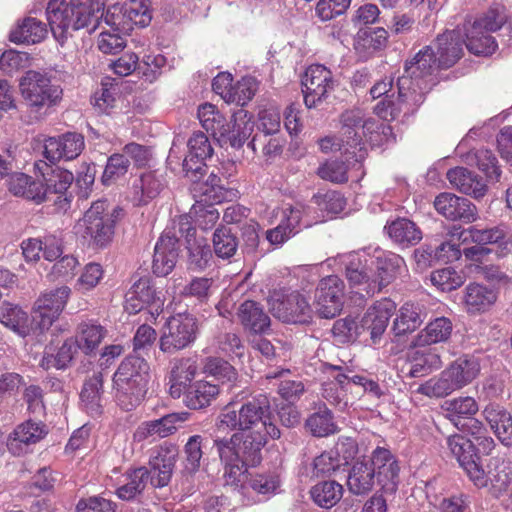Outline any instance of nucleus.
<instances>
[{
    "instance_id": "obj_1",
    "label": "nucleus",
    "mask_w": 512,
    "mask_h": 512,
    "mask_svg": "<svg viewBox=\"0 0 512 512\" xmlns=\"http://www.w3.org/2000/svg\"><path fill=\"white\" fill-rule=\"evenodd\" d=\"M268 412L267 398L259 396L241 405L230 402L219 414L214 444L221 463L228 466L229 476L239 475L238 468L232 464L233 460L244 459L255 463L267 438L280 437V430L270 421Z\"/></svg>"
},
{
    "instance_id": "obj_2",
    "label": "nucleus",
    "mask_w": 512,
    "mask_h": 512,
    "mask_svg": "<svg viewBox=\"0 0 512 512\" xmlns=\"http://www.w3.org/2000/svg\"><path fill=\"white\" fill-rule=\"evenodd\" d=\"M341 128L338 137L327 136L320 140L321 151L327 153L341 151L349 162L355 159L359 163L365 158V142L377 145L380 142V129L385 126L373 118H365L361 109H352L341 116Z\"/></svg>"
},
{
    "instance_id": "obj_3",
    "label": "nucleus",
    "mask_w": 512,
    "mask_h": 512,
    "mask_svg": "<svg viewBox=\"0 0 512 512\" xmlns=\"http://www.w3.org/2000/svg\"><path fill=\"white\" fill-rule=\"evenodd\" d=\"M370 95L372 99H379L374 112L385 121L414 113L423 103V94L416 89L411 91V81L407 76H400L396 84L392 78L385 77L371 87Z\"/></svg>"
},
{
    "instance_id": "obj_4",
    "label": "nucleus",
    "mask_w": 512,
    "mask_h": 512,
    "mask_svg": "<svg viewBox=\"0 0 512 512\" xmlns=\"http://www.w3.org/2000/svg\"><path fill=\"white\" fill-rule=\"evenodd\" d=\"M261 460V452L259 460L255 463L244 459L233 460L232 464L239 470V475L233 476H229L228 466L223 464L225 485L239 494L244 505L265 501L275 495L280 488V479L274 473H248L247 468L257 466Z\"/></svg>"
},
{
    "instance_id": "obj_5",
    "label": "nucleus",
    "mask_w": 512,
    "mask_h": 512,
    "mask_svg": "<svg viewBox=\"0 0 512 512\" xmlns=\"http://www.w3.org/2000/svg\"><path fill=\"white\" fill-rule=\"evenodd\" d=\"M150 381V367L138 356L125 358L113 375V391L117 404L130 411L144 399Z\"/></svg>"
},
{
    "instance_id": "obj_6",
    "label": "nucleus",
    "mask_w": 512,
    "mask_h": 512,
    "mask_svg": "<svg viewBox=\"0 0 512 512\" xmlns=\"http://www.w3.org/2000/svg\"><path fill=\"white\" fill-rule=\"evenodd\" d=\"M480 372V359L465 354L452 361L438 376L419 385L416 392L430 398H443L471 384Z\"/></svg>"
},
{
    "instance_id": "obj_7",
    "label": "nucleus",
    "mask_w": 512,
    "mask_h": 512,
    "mask_svg": "<svg viewBox=\"0 0 512 512\" xmlns=\"http://www.w3.org/2000/svg\"><path fill=\"white\" fill-rule=\"evenodd\" d=\"M107 207L106 201L94 202L83 218L76 223L75 233L89 237L98 247H104L110 243L114 234V224L123 210L117 207L108 213Z\"/></svg>"
},
{
    "instance_id": "obj_8",
    "label": "nucleus",
    "mask_w": 512,
    "mask_h": 512,
    "mask_svg": "<svg viewBox=\"0 0 512 512\" xmlns=\"http://www.w3.org/2000/svg\"><path fill=\"white\" fill-rule=\"evenodd\" d=\"M19 90L25 104L34 111L57 105L63 94L62 88L52 83L46 73L35 70H29L21 77Z\"/></svg>"
},
{
    "instance_id": "obj_9",
    "label": "nucleus",
    "mask_w": 512,
    "mask_h": 512,
    "mask_svg": "<svg viewBox=\"0 0 512 512\" xmlns=\"http://www.w3.org/2000/svg\"><path fill=\"white\" fill-rule=\"evenodd\" d=\"M268 305L272 315L284 323H306L312 318L308 299L296 290H273L268 298Z\"/></svg>"
},
{
    "instance_id": "obj_10",
    "label": "nucleus",
    "mask_w": 512,
    "mask_h": 512,
    "mask_svg": "<svg viewBox=\"0 0 512 512\" xmlns=\"http://www.w3.org/2000/svg\"><path fill=\"white\" fill-rule=\"evenodd\" d=\"M70 295L71 289L66 285L41 292L32 308L33 327L40 333L49 330L63 312Z\"/></svg>"
},
{
    "instance_id": "obj_11",
    "label": "nucleus",
    "mask_w": 512,
    "mask_h": 512,
    "mask_svg": "<svg viewBox=\"0 0 512 512\" xmlns=\"http://www.w3.org/2000/svg\"><path fill=\"white\" fill-rule=\"evenodd\" d=\"M197 322L190 314L179 313L168 319L160 337V350L175 353L189 346L196 339Z\"/></svg>"
},
{
    "instance_id": "obj_12",
    "label": "nucleus",
    "mask_w": 512,
    "mask_h": 512,
    "mask_svg": "<svg viewBox=\"0 0 512 512\" xmlns=\"http://www.w3.org/2000/svg\"><path fill=\"white\" fill-rule=\"evenodd\" d=\"M447 445L474 485L479 488L486 487L488 475L480 463L473 441L455 434L447 439Z\"/></svg>"
},
{
    "instance_id": "obj_13",
    "label": "nucleus",
    "mask_w": 512,
    "mask_h": 512,
    "mask_svg": "<svg viewBox=\"0 0 512 512\" xmlns=\"http://www.w3.org/2000/svg\"><path fill=\"white\" fill-rule=\"evenodd\" d=\"M163 307L164 298L161 292L156 291L149 278L138 279L125 295L124 308L129 314L147 309L150 319L155 320L162 313Z\"/></svg>"
},
{
    "instance_id": "obj_14",
    "label": "nucleus",
    "mask_w": 512,
    "mask_h": 512,
    "mask_svg": "<svg viewBox=\"0 0 512 512\" xmlns=\"http://www.w3.org/2000/svg\"><path fill=\"white\" fill-rule=\"evenodd\" d=\"M328 265L344 266L346 278L350 285L358 288L356 293L364 292L365 295H373L377 291H370L369 286L373 282V269L370 265V255L349 253L339 255L334 259L327 260Z\"/></svg>"
},
{
    "instance_id": "obj_15",
    "label": "nucleus",
    "mask_w": 512,
    "mask_h": 512,
    "mask_svg": "<svg viewBox=\"0 0 512 512\" xmlns=\"http://www.w3.org/2000/svg\"><path fill=\"white\" fill-rule=\"evenodd\" d=\"M450 235L452 237L457 236L459 240L463 239L464 242L470 239L478 245H491L490 252L494 251L498 256L506 255L512 248V237L504 227L462 229L459 226H452Z\"/></svg>"
},
{
    "instance_id": "obj_16",
    "label": "nucleus",
    "mask_w": 512,
    "mask_h": 512,
    "mask_svg": "<svg viewBox=\"0 0 512 512\" xmlns=\"http://www.w3.org/2000/svg\"><path fill=\"white\" fill-rule=\"evenodd\" d=\"M437 66L435 51L431 46H426L406 62L402 76L410 79L411 91L416 89L421 92L424 99L426 91L433 83L432 74Z\"/></svg>"
},
{
    "instance_id": "obj_17",
    "label": "nucleus",
    "mask_w": 512,
    "mask_h": 512,
    "mask_svg": "<svg viewBox=\"0 0 512 512\" xmlns=\"http://www.w3.org/2000/svg\"><path fill=\"white\" fill-rule=\"evenodd\" d=\"M344 283L336 275L320 280L315 292V305L322 318H333L343 307Z\"/></svg>"
},
{
    "instance_id": "obj_18",
    "label": "nucleus",
    "mask_w": 512,
    "mask_h": 512,
    "mask_svg": "<svg viewBox=\"0 0 512 512\" xmlns=\"http://www.w3.org/2000/svg\"><path fill=\"white\" fill-rule=\"evenodd\" d=\"M302 86L305 105L315 107L334 87L332 72L320 64L310 65L302 78Z\"/></svg>"
},
{
    "instance_id": "obj_19",
    "label": "nucleus",
    "mask_w": 512,
    "mask_h": 512,
    "mask_svg": "<svg viewBox=\"0 0 512 512\" xmlns=\"http://www.w3.org/2000/svg\"><path fill=\"white\" fill-rule=\"evenodd\" d=\"M375 482L387 494H393L399 484L400 467L395 456L384 447H377L371 455Z\"/></svg>"
},
{
    "instance_id": "obj_20",
    "label": "nucleus",
    "mask_w": 512,
    "mask_h": 512,
    "mask_svg": "<svg viewBox=\"0 0 512 512\" xmlns=\"http://www.w3.org/2000/svg\"><path fill=\"white\" fill-rule=\"evenodd\" d=\"M370 265L373 270L372 284L370 291L379 292L383 287L391 283L405 266L404 259L396 253L375 249L373 255H370Z\"/></svg>"
},
{
    "instance_id": "obj_21",
    "label": "nucleus",
    "mask_w": 512,
    "mask_h": 512,
    "mask_svg": "<svg viewBox=\"0 0 512 512\" xmlns=\"http://www.w3.org/2000/svg\"><path fill=\"white\" fill-rule=\"evenodd\" d=\"M48 433L47 426L41 421L27 420L15 427L8 435L6 446L14 456L26 454L30 446L40 442Z\"/></svg>"
},
{
    "instance_id": "obj_22",
    "label": "nucleus",
    "mask_w": 512,
    "mask_h": 512,
    "mask_svg": "<svg viewBox=\"0 0 512 512\" xmlns=\"http://www.w3.org/2000/svg\"><path fill=\"white\" fill-rule=\"evenodd\" d=\"M85 147L83 135L68 132L57 137H49L44 141V156L51 162L59 160H73L77 158Z\"/></svg>"
},
{
    "instance_id": "obj_23",
    "label": "nucleus",
    "mask_w": 512,
    "mask_h": 512,
    "mask_svg": "<svg viewBox=\"0 0 512 512\" xmlns=\"http://www.w3.org/2000/svg\"><path fill=\"white\" fill-rule=\"evenodd\" d=\"M436 211L451 221L472 223L477 220V208L468 199L452 193H441L434 200Z\"/></svg>"
},
{
    "instance_id": "obj_24",
    "label": "nucleus",
    "mask_w": 512,
    "mask_h": 512,
    "mask_svg": "<svg viewBox=\"0 0 512 512\" xmlns=\"http://www.w3.org/2000/svg\"><path fill=\"white\" fill-rule=\"evenodd\" d=\"M46 15L54 38L61 44L71 36L72 31L77 30L71 2L50 0L47 5Z\"/></svg>"
},
{
    "instance_id": "obj_25",
    "label": "nucleus",
    "mask_w": 512,
    "mask_h": 512,
    "mask_svg": "<svg viewBox=\"0 0 512 512\" xmlns=\"http://www.w3.org/2000/svg\"><path fill=\"white\" fill-rule=\"evenodd\" d=\"M178 456V449L172 444H163L155 450L150 459V480L154 487H163L171 479Z\"/></svg>"
},
{
    "instance_id": "obj_26",
    "label": "nucleus",
    "mask_w": 512,
    "mask_h": 512,
    "mask_svg": "<svg viewBox=\"0 0 512 512\" xmlns=\"http://www.w3.org/2000/svg\"><path fill=\"white\" fill-rule=\"evenodd\" d=\"M395 310L396 304L390 299L385 298L375 302L360 319L362 331H369L371 339L375 343L385 332Z\"/></svg>"
},
{
    "instance_id": "obj_27",
    "label": "nucleus",
    "mask_w": 512,
    "mask_h": 512,
    "mask_svg": "<svg viewBox=\"0 0 512 512\" xmlns=\"http://www.w3.org/2000/svg\"><path fill=\"white\" fill-rule=\"evenodd\" d=\"M165 185L166 181L161 172H144L133 181L129 198L134 205H146L161 193Z\"/></svg>"
},
{
    "instance_id": "obj_28",
    "label": "nucleus",
    "mask_w": 512,
    "mask_h": 512,
    "mask_svg": "<svg viewBox=\"0 0 512 512\" xmlns=\"http://www.w3.org/2000/svg\"><path fill=\"white\" fill-rule=\"evenodd\" d=\"M198 366L192 358L175 359L171 363V371L168 377L169 393L177 399L192 385L197 374Z\"/></svg>"
},
{
    "instance_id": "obj_29",
    "label": "nucleus",
    "mask_w": 512,
    "mask_h": 512,
    "mask_svg": "<svg viewBox=\"0 0 512 512\" xmlns=\"http://www.w3.org/2000/svg\"><path fill=\"white\" fill-rule=\"evenodd\" d=\"M189 413H172L160 419L143 422L140 424L134 434L133 439L141 442L150 437L164 438L176 431V423L188 420Z\"/></svg>"
},
{
    "instance_id": "obj_30",
    "label": "nucleus",
    "mask_w": 512,
    "mask_h": 512,
    "mask_svg": "<svg viewBox=\"0 0 512 512\" xmlns=\"http://www.w3.org/2000/svg\"><path fill=\"white\" fill-rule=\"evenodd\" d=\"M462 34V30L458 28L446 31L437 37L435 55H437L438 67L449 68L461 58L464 42Z\"/></svg>"
},
{
    "instance_id": "obj_31",
    "label": "nucleus",
    "mask_w": 512,
    "mask_h": 512,
    "mask_svg": "<svg viewBox=\"0 0 512 512\" xmlns=\"http://www.w3.org/2000/svg\"><path fill=\"white\" fill-rule=\"evenodd\" d=\"M238 319L244 330L255 335L266 334L270 330L271 320L263 307L251 300L243 302L238 309Z\"/></svg>"
},
{
    "instance_id": "obj_32",
    "label": "nucleus",
    "mask_w": 512,
    "mask_h": 512,
    "mask_svg": "<svg viewBox=\"0 0 512 512\" xmlns=\"http://www.w3.org/2000/svg\"><path fill=\"white\" fill-rule=\"evenodd\" d=\"M497 292L485 285L470 283L464 289L463 306L468 314L487 312L496 302Z\"/></svg>"
},
{
    "instance_id": "obj_33",
    "label": "nucleus",
    "mask_w": 512,
    "mask_h": 512,
    "mask_svg": "<svg viewBox=\"0 0 512 512\" xmlns=\"http://www.w3.org/2000/svg\"><path fill=\"white\" fill-rule=\"evenodd\" d=\"M178 258L177 239L163 234L154 249L152 269L157 276L168 275L176 265Z\"/></svg>"
},
{
    "instance_id": "obj_34",
    "label": "nucleus",
    "mask_w": 512,
    "mask_h": 512,
    "mask_svg": "<svg viewBox=\"0 0 512 512\" xmlns=\"http://www.w3.org/2000/svg\"><path fill=\"white\" fill-rule=\"evenodd\" d=\"M483 415L501 444L512 447V414L498 404H489Z\"/></svg>"
},
{
    "instance_id": "obj_35",
    "label": "nucleus",
    "mask_w": 512,
    "mask_h": 512,
    "mask_svg": "<svg viewBox=\"0 0 512 512\" xmlns=\"http://www.w3.org/2000/svg\"><path fill=\"white\" fill-rule=\"evenodd\" d=\"M35 169L41 174L49 197L65 195L74 181V175L70 171L49 166L43 161L35 163Z\"/></svg>"
},
{
    "instance_id": "obj_36",
    "label": "nucleus",
    "mask_w": 512,
    "mask_h": 512,
    "mask_svg": "<svg viewBox=\"0 0 512 512\" xmlns=\"http://www.w3.org/2000/svg\"><path fill=\"white\" fill-rule=\"evenodd\" d=\"M188 155L183 161V169L186 173H201L204 161L212 155L213 149L202 132L194 133L188 141Z\"/></svg>"
},
{
    "instance_id": "obj_37",
    "label": "nucleus",
    "mask_w": 512,
    "mask_h": 512,
    "mask_svg": "<svg viewBox=\"0 0 512 512\" xmlns=\"http://www.w3.org/2000/svg\"><path fill=\"white\" fill-rule=\"evenodd\" d=\"M447 179L454 188L475 199L482 198L487 192L486 183L464 167L450 169Z\"/></svg>"
},
{
    "instance_id": "obj_38",
    "label": "nucleus",
    "mask_w": 512,
    "mask_h": 512,
    "mask_svg": "<svg viewBox=\"0 0 512 512\" xmlns=\"http://www.w3.org/2000/svg\"><path fill=\"white\" fill-rule=\"evenodd\" d=\"M106 333V329L96 321L87 320L77 325L73 338L79 350L83 354L91 356L96 353Z\"/></svg>"
},
{
    "instance_id": "obj_39",
    "label": "nucleus",
    "mask_w": 512,
    "mask_h": 512,
    "mask_svg": "<svg viewBox=\"0 0 512 512\" xmlns=\"http://www.w3.org/2000/svg\"><path fill=\"white\" fill-rule=\"evenodd\" d=\"M254 128V122L251 115L244 109H238L233 113L230 122H227L223 145L229 144L233 148L243 146L247 138L251 135Z\"/></svg>"
},
{
    "instance_id": "obj_40",
    "label": "nucleus",
    "mask_w": 512,
    "mask_h": 512,
    "mask_svg": "<svg viewBox=\"0 0 512 512\" xmlns=\"http://www.w3.org/2000/svg\"><path fill=\"white\" fill-rule=\"evenodd\" d=\"M76 29L94 30L103 17L104 3L101 0H71Z\"/></svg>"
},
{
    "instance_id": "obj_41",
    "label": "nucleus",
    "mask_w": 512,
    "mask_h": 512,
    "mask_svg": "<svg viewBox=\"0 0 512 512\" xmlns=\"http://www.w3.org/2000/svg\"><path fill=\"white\" fill-rule=\"evenodd\" d=\"M0 322L22 337L38 332L33 327V317L30 320L24 310L11 303L0 305Z\"/></svg>"
},
{
    "instance_id": "obj_42",
    "label": "nucleus",
    "mask_w": 512,
    "mask_h": 512,
    "mask_svg": "<svg viewBox=\"0 0 512 512\" xmlns=\"http://www.w3.org/2000/svg\"><path fill=\"white\" fill-rule=\"evenodd\" d=\"M490 465L493 469L487 475L493 493L498 497L506 496L512 505V465L500 459H492Z\"/></svg>"
},
{
    "instance_id": "obj_43",
    "label": "nucleus",
    "mask_w": 512,
    "mask_h": 512,
    "mask_svg": "<svg viewBox=\"0 0 512 512\" xmlns=\"http://www.w3.org/2000/svg\"><path fill=\"white\" fill-rule=\"evenodd\" d=\"M219 393L218 385L204 380L196 381L184 392V403L190 409H202L209 406Z\"/></svg>"
},
{
    "instance_id": "obj_44",
    "label": "nucleus",
    "mask_w": 512,
    "mask_h": 512,
    "mask_svg": "<svg viewBox=\"0 0 512 512\" xmlns=\"http://www.w3.org/2000/svg\"><path fill=\"white\" fill-rule=\"evenodd\" d=\"M442 408L446 417L456 426L474 417L479 411V404L472 396H459L445 401Z\"/></svg>"
},
{
    "instance_id": "obj_45",
    "label": "nucleus",
    "mask_w": 512,
    "mask_h": 512,
    "mask_svg": "<svg viewBox=\"0 0 512 512\" xmlns=\"http://www.w3.org/2000/svg\"><path fill=\"white\" fill-rule=\"evenodd\" d=\"M148 478L149 471L145 467L127 471L117 483L116 495L122 500L134 499L144 490Z\"/></svg>"
},
{
    "instance_id": "obj_46",
    "label": "nucleus",
    "mask_w": 512,
    "mask_h": 512,
    "mask_svg": "<svg viewBox=\"0 0 512 512\" xmlns=\"http://www.w3.org/2000/svg\"><path fill=\"white\" fill-rule=\"evenodd\" d=\"M452 329L453 326L450 319L446 317L435 318L416 336L414 345L416 347H424L445 342L449 339Z\"/></svg>"
},
{
    "instance_id": "obj_47",
    "label": "nucleus",
    "mask_w": 512,
    "mask_h": 512,
    "mask_svg": "<svg viewBox=\"0 0 512 512\" xmlns=\"http://www.w3.org/2000/svg\"><path fill=\"white\" fill-rule=\"evenodd\" d=\"M197 115L202 127L207 132H211L212 136L223 146V139L228 131L224 115L211 103L200 105Z\"/></svg>"
},
{
    "instance_id": "obj_48",
    "label": "nucleus",
    "mask_w": 512,
    "mask_h": 512,
    "mask_svg": "<svg viewBox=\"0 0 512 512\" xmlns=\"http://www.w3.org/2000/svg\"><path fill=\"white\" fill-rule=\"evenodd\" d=\"M387 37V31L384 28L361 31L355 39L354 49L359 57L365 60L385 47Z\"/></svg>"
},
{
    "instance_id": "obj_49",
    "label": "nucleus",
    "mask_w": 512,
    "mask_h": 512,
    "mask_svg": "<svg viewBox=\"0 0 512 512\" xmlns=\"http://www.w3.org/2000/svg\"><path fill=\"white\" fill-rule=\"evenodd\" d=\"M389 237L403 247L416 245L422 239V233L416 224L406 218H398L386 226Z\"/></svg>"
},
{
    "instance_id": "obj_50",
    "label": "nucleus",
    "mask_w": 512,
    "mask_h": 512,
    "mask_svg": "<svg viewBox=\"0 0 512 512\" xmlns=\"http://www.w3.org/2000/svg\"><path fill=\"white\" fill-rule=\"evenodd\" d=\"M46 35V25L36 18L28 17L11 31L10 40L15 43L35 44L41 42Z\"/></svg>"
},
{
    "instance_id": "obj_51",
    "label": "nucleus",
    "mask_w": 512,
    "mask_h": 512,
    "mask_svg": "<svg viewBox=\"0 0 512 512\" xmlns=\"http://www.w3.org/2000/svg\"><path fill=\"white\" fill-rule=\"evenodd\" d=\"M441 366L440 355L435 349L424 346L413 351L411 355V377H421Z\"/></svg>"
},
{
    "instance_id": "obj_52",
    "label": "nucleus",
    "mask_w": 512,
    "mask_h": 512,
    "mask_svg": "<svg viewBox=\"0 0 512 512\" xmlns=\"http://www.w3.org/2000/svg\"><path fill=\"white\" fill-rule=\"evenodd\" d=\"M374 472L367 462H356L349 473L347 485L349 490L356 495L368 493L374 486Z\"/></svg>"
},
{
    "instance_id": "obj_53",
    "label": "nucleus",
    "mask_w": 512,
    "mask_h": 512,
    "mask_svg": "<svg viewBox=\"0 0 512 512\" xmlns=\"http://www.w3.org/2000/svg\"><path fill=\"white\" fill-rule=\"evenodd\" d=\"M466 47L475 55H491L497 48L495 39L489 32L479 29L478 26L469 25L464 29Z\"/></svg>"
},
{
    "instance_id": "obj_54",
    "label": "nucleus",
    "mask_w": 512,
    "mask_h": 512,
    "mask_svg": "<svg viewBox=\"0 0 512 512\" xmlns=\"http://www.w3.org/2000/svg\"><path fill=\"white\" fill-rule=\"evenodd\" d=\"M313 203L321 212V215L313 217L315 223L325 221L339 214L346 204L343 196L337 191L318 192L313 197Z\"/></svg>"
},
{
    "instance_id": "obj_55",
    "label": "nucleus",
    "mask_w": 512,
    "mask_h": 512,
    "mask_svg": "<svg viewBox=\"0 0 512 512\" xmlns=\"http://www.w3.org/2000/svg\"><path fill=\"white\" fill-rule=\"evenodd\" d=\"M101 389L102 377L100 374H94L84 383L80 393L83 409L92 416L101 413Z\"/></svg>"
},
{
    "instance_id": "obj_56",
    "label": "nucleus",
    "mask_w": 512,
    "mask_h": 512,
    "mask_svg": "<svg viewBox=\"0 0 512 512\" xmlns=\"http://www.w3.org/2000/svg\"><path fill=\"white\" fill-rule=\"evenodd\" d=\"M78 351L80 350L75 339L73 336L69 337L63 342L56 355L45 352L41 366L47 370L51 368L64 369L72 362Z\"/></svg>"
},
{
    "instance_id": "obj_57",
    "label": "nucleus",
    "mask_w": 512,
    "mask_h": 512,
    "mask_svg": "<svg viewBox=\"0 0 512 512\" xmlns=\"http://www.w3.org/2000/svg\"><path fill=\"white\" fill-rule=\"evenodd\" d=\"M313 501L322 508H331L336 505L343 496V487L336 481H323L311 489Z\"/></svg>"
},
{
    "instance_id": "obj_58",
    "label": "nucleus",
    "mask_w": 512,
    "mask_h": 512,
    "mask_svg": "<svg viewBox=\"0 0 512 512\" xmlns=\"http://www.w3.org/2000/svg\"><path fill=\"white\" fill-rule=\"evenodd\" d=\"M423 322L420 308L413 303H405L393 323L396 335H403L416 330Z\"/></svg>"
},
{
    "instance_id": "obj_59",
    "label": "nucleus",
    "mask_w": 512,
    "mask_h": 512,
    "mask_svg": "<svg viewBox=\"0 0 512 512\" xmlns=\"http://www.w3.org/2000/svg\"><path fill=\"white\" fill-rule=\"evenodd\" d=\"M310 214L311 208L305 207L302 204L283 207L281 210L280 223H284V226L295 235L299 231L302 221L304 226H311L315 223L314 218L311 217Z\"/></svg>"
},
{
    "instance_id": "obj_60",
    "label": "nucleus",
    "mask_w": 512,
    "mask_h": 512,
    "mask_svg": "<svg viewBox=\"0 0 512 512\" xmlns=\"http://www.w3.org/2000/svg\"><path fill=\"white\" fill-rule=\"evenodd\" d=\"M306 427L316 437H326L337 430L331 411L326 406L308 417Z\"/></svg>"
},
{
    "instance_id": "obj_61",
    "label": "nucleus",
    "mask_w": 512,
    "mask_h": 512,
    "mask_svg": "<svg viewBox=\"0 0 512 512\" xmlns=\"http://www.w3.org/2000/svg\"><path fill=\"white\" fill-rule=\"evenodd\" d=\"M124 12H126L131 28L133 25L146 27L152 20L149 0H126L124 2Z\"/></svg>"
},
{
    "instance_id": "obj_62",
    "label": "nucleus",
    "mask_w": 512,
    "mask_h": 512,
    "mask_svg": "<svg viewBox=\"0 0 512 512\" xmlns=\"http://www.w3.org/2000/svg\"><path fill=\"white\" fill-rule=\"evenodd\" d=\"M194 191L200 193L201 200L211 204L221 203L227 197V191L221 184V179L214 173H211L204 183L195 186Z\"/></svg>"
},
{
    "instance_id": "obj_63",
    "label": "nucleus",
    "mask_w": 512,
    "mask_h": 512,
    "mask_svg": "<svg viewBox=\"0 0 512 512\" xmlns=\"http://www.w3.org/2000/svg\"><path fill=\"white\" fill-rule=\"evenodd\" d=\"M348 385V376L345 374H338L334 380L323 384L322 396L330 404L344 408L347 405L345 396Z\"/></svg>"
},
{
    "instance_id": "obj_64",
    "label": "nucleus",
    "mask_w": 512,
    "mask_h": 512,
    "mask_svg": "<svg viewBox=\"0 0 512 512\" xmlns=\"http://www.w3.org/2000/svg\"><path fill=\"white\" fill-rule=\"evenodd\" d=\"M362 332L360 320L352 316L335 321L332 328L335 340L341 344L355 341Z\"/></svg>"
}]
</instances>
